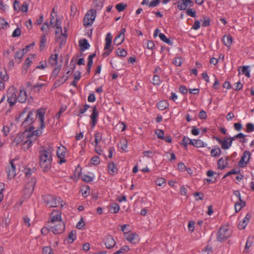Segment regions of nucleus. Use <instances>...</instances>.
I'll return each instance as SVG.
<instances>
[{
    "mask_svg": "<svg viewBox=\"0 0 254 254\" xmlns=\"http://www.w3.org/2000/svg\"><path fill=\"white\" fill-rule=\"evenodd\" d=\"M45 109L41 108L37 110V116L40 121L39 127L36 130L31 127L28 130L27 128L22 133H18L12 141L14 146H22L24 149H28L38 137L42 134V129L45 127Z\"/></svg>",
    "mask_w": 254,
    "mask_h": 254,
    "instance_id": "f257e3e1",
    "label": "nucleus"
},
{
    "mask_svg": "<svg viewBox=\"0 0 254 254\" xmlns=\"http://www.w3.org/2000/svg\"><path fill=\"white\" fill-rule=\"evenodd\" d=\"M52 151L51 147H41L39 152V165L44 172L49 170L52 163Z\"/></svg>",
    "mask_w": 254,
    "mask_h": 254,
    "instance_id": "f03ea898",
    "label": "nucleus"
},
{
    "mask_svg": "<svg viewBox=\"0 0 254 254\" xmlns=\"http://www.w3.org/2000/svg\"><path fill=\"white\" fill-rule=\"evenodd\" d=\"M42 199L46 205L49 207H56L59 205L62 207L65 204L64 202L61 201L60 197L54 195L46 194L43 196Z\"/></svg>",
    "mask_w": 254,
    "mask_h": 254,
    "instance_id": "7ed1b4c3",
    "label": "nucleus"
},
{
    "mask_svg": "<svg viewBox=\"0 0 254 254\" xmlns=\"http://www.w3.org/2000/svg\"><path fill=\"white\" fill-rule=\"evenodd\" d=\"M60 19L58 18L56 19L55 26L57 30H56L55 34L56 41L59 42L60 46H62L66 41L67 35L63 32L61 23H60Z\"/></svg>",
    "mask_w": 254,
    "mask_h": 254,
    "instance_id": "20e7f679",
    "label": "nucleus"
},
{
    "mask_svg": "<svg viewBox=\"0 0 254 254\" xmlns=\"http://www.w3.org/2000/svg\"><path fill=\"white\" fill-rule=\"evenodd\" d=\"M58 223L60 231H61L64 228V222L62 221L61 212L60 211L54 210L51 214L50 220L48 221V225Z\"/></svg>",
    "mask_w": 254,
    "mask_h": 254,
    "instance_id": "39448f33",
    "label": "nucleus"
},
{
    "mask_svg": "<svg viewBox=\"0 0 254 254\" xmlns=\"http://www.w3.org/2000/svg\"><path fill=\"white\" fill-rule=\"evenodd\" d=\"M96 16V10L95 9H91L88 10L83 18V25L86 28L91 27L95 21Z\"/></svg>",
    "mask_w": 254,
    "mask_h": 254,
    "instance_id": "423d86ee",
    "label": "nucleus"
},
{
    "mask_svg": "<svg viewBox=\"0 0 254 254\" xmlns=\"http://www.w3.org/2000/svg\"><path fill=\"white\" fill-rule=\"evenodd\" d=\"M34 113L35 112H34L33 110L30 111L28 113L27 117L23 122L22 126L25 128V130L27 128L29 130L30 127H34L31 125L34 123L37 117L39 118L38 116H37V111L36 112V115H35Z\"/></svg>",
    "mask_w": 254,
    "mask_h": 254,
    "instance_id": "0eeeda50",
    "label": "nucleus"
},
{
    "mask_svg": "<svg viewBox=\"0 0 254 254\" xmlns=\"http://www.w3.org/2000/svg\"><path fill=\"white\" fill-rule=\"evenodd\" d=\"M18 91L13 86L10 87L7 92V102L10 106L14 105L17 101Z\"/></svg>",
    "mask_w": 254,
    "mask_h": 254,
    "instance_id": "6e6552de",
    "label": "nucleus"
},
{
    "mask_svg": "<svg viewBox=\"0 0 254 254\" xmlns=\"http://www.w3.org/2000/svg\"><path fill=\"white\" fill-rule=\"evenodd\" d=\"M230 235V230H229L226 226L222 227L220 228L218 232L217 240L218 241L222 242L229 238Z\"/></svg>",
    "mask_w": 254,
    "mask_h": 254,
    "instance_id": "1a4fd4ad",
    "label": "nucleus"
},
{
    "mask_svg": "<svg viewBox=\"0 0 254 254\" xmlns=\"http://www.w3.org/2000/svg\"><path fill=\"white\" fill-rule=\"evenodd\" d=\"M112 41V36L111 33H108L105 38V46L104 47V52L103 54L104 57H107L111 53L113 48H111Z\"/></svg>",
    "mask_w": 254,
    "mask_h": 254,
    "instance_id": "9d476101",
    "label": "nucleus"
},
{
    "mask_svg": "<svg viewBox=\"0 0 254 254\" xmlns=\"http://www.w3.org/2000/svg\"><path fill=\"white\" fill-rule=\"evenodd\" d=\"M6 172L7 173V178L9 179H12L16 175V168L14 164V160L9 161V164L6 168Z\"/></svg>",
    "mask_w": 254,
    "mask_h": 254,
    "instance_id": "9b49d317",
    "label": "nucleus"
},
{
    "mask_svg": "<svg viewBox=\"0 0 254 254\" xmlns=\"http://www.w3.org/2000/svg\"><path fill=\"white\" fill-rule=\"evenodd\" d=\"M36 183V180L35 178L30 179V181L26 184L24 189L25 194L30 195L33 193Z\"/></svg>",
    "mask_w": 254,
    "mask_h": 254,
    "instance_id": "f8f14e48",
    "label": "nucleus"
},
{
    "mask_svg": "<svg viewBox=\"0 0 254 254\" xmlns=\"http://www.w3.org/2000/svg\"><path fill=\"white\" fill-rule=\"evenodd\" d=\"M250 157L251 153L250 151H244L239 162V165L241 167H245L249 162Z\"/></svg>",
    "mask_w": 254,
    "mask_h": 254,
    "instance_id": "ddd939ff",
    "label": "nucleus"
},
{
    "mask_svg": "<svg viewBox=\"0 0 254 254\" xmlns=\"http://www.w3.org/2000/svg\"><path fill=\"white\" fill-rule=\"evenodd\" d=\"M193 2L191 0H181L178 2V8L180 10H186L188 6H192Z\"/></svg>",
    "mask_w": 254,
    "mask_h": 254,
    "instance_id": "4468645a",
    "label": "nucleus"
},
{
    "mask_svg": "<svg viewBox=\"0 0 254 254\" xmlns=\"http://www.w3.org/2000/svg\"><path fill=\"white\" fill-rule=\"evenodd\" d=\"M125 28H122L120 33L116 37L114 40V44L116 45H120L123 43L125 40Z\"/></svg>",
    "mask_w": 254,
    "mask_h": 254,
    "instance_id": "2eb2a0df",
    "label": "nucleus"
},
{
    "mask_svg": "<svg viewBox=\"0 0 254 254\" xmlns=\"http://www.w3.org/2000/svg\"><path fill=\"white\" fill-rule=\"evenodd\" d=\"M104 243L106 248L110 249L113 248L116 245V242L111 235L106 236L104 239Z\"/></svg>",
    "mask_w": 254,
    "mask_h": 254,
    "instance_id": "dca6fc26",
    "label": "nucleus"
},
{
    "mask_svg": "<svg viewBox=\"0 0 254 254\" xmlns=\"http://www.w3.org/2000/svg\"><path fill=\"white\" fill-rule=\"evenodd\" d=\"M127 241L132 244H136L138 241V236L135 233H125Z\"/></svg>",
    "mask_w": 254,
    "mask_h": 254,
    "instance_id": "f3484780",
    "label": "nucleus"
},
{
    "mask_svg": "<svg viewBox=\"0 0 254 254\" xmlns=\"http://www.w3.org/2000/svg\"><path fill=\"white\" fill-rule=\"evenodd\" d=\"M27 98V96L26 91L23 87H21L18 96H17V101L20 103H24L26 101Z\"/></svg>",
    "mask_w": 254,
    "mask_h": 254,
    "instance_id": "a211bd4d",
    "label": "nucleus"
},
{
    "mask_svg": "<svg viewBox=\"0 0 254 254\" xmlns=\"http://www.w3.org/2000/svg\"><path fill=\"white\" fill-rule=\"evenodd\" d=\"M250 66L248 65L241 66L238 67L239 74H243L246 77L250 78L251 76Z\"/></svg>",
    "mask_w": 254,
    "mask_h": 254,
    "instance_id": "6ab92c4d",
    "label": "nucleus"
},
{
    "mask_svg": "<svg viewBox=\"0 0 254 254\" xmlns=\"http://www.w3.org/2000/svg\"><path fill=\"white\" fill-rule=\"evenodd\" d=\"M98 116V112L97 110V108L96 106H94L93 108L92 113L90 116L92 126V127H94L97 122V117Z\"/></svg>",
    "mask_w": 254,
    "mask_h": 254,
    "instance_id": "aec40b11",
    "label": "nucleus"
},
{
    "mask_svg": "<svg viewBox=\"0 0 254 254\" xmlns=\"http://www.w3.org/2000/svg\"><path fill=\"white\" fill-rule=\"evenodd\" d=\"M48 227L50 228L51 231L53 232L54 234L58 235L62 233L64 231L65 229V225L64 223V228L61 231L58 230L59 229L58 223L48 225Z\"/></svg>",
    "mask_w": 254,
    "mask_h": 254,
    "instance_id": "412c9836",
    "label": "nucleus"
},
{
    "mask_svg": "<svg viewBox=\"0 0 254 254\" xmlns=\"http://www.w3.org/2000/svg\"><path fill=\"white\" fill-rule=\"evenodd\" d=\"M229 160L228 157H221L218 161V168L220 170H222L228 164V160Z\"/></svg>",
    "mask_w": 254,
    "mask_h": 254,
    "instance_id": "4be33fe9",
    "label": "nucleus"
},
{
    "mask_svg": "<svg viewBox=\"0 0 254 254\" xmlns=\"http://www.w3.org/2000/svg\"><path fill=\"white\" fill-rule=\"evenodd\" d=\"M251 217V215L250 214H247L246 215V216L243 219L242 222H240L238 225V228L239 229H243L246 227L249 222Z\"/></svg>",
    "mask_w": 254,
    "mask_h": 254,
    "instance_id": "5701e85b",
    "label": "nucleus"
},
{
    "mask_svg": "<svg viewBox=\"0 0 254 254\" xmlns=\"http://www.w3.org/2000/svg\"><path fill=\"white\" fill-rule=\"evenodd\" d=\"M79 47L80 50L84 51L88 49L90 47V44L88 43V41L86 39H83L79 41Z\"/></svg>",
    "mask_w": 254,
    "mask_h": 254,
    "instance_id": "b1692460",
    "label": "nucleus"
},
{
    "mask_svg": "<svg viewBox=\"0 0 254 254\" xmlns=\"http://www.w3.org/2000/svg\"><path fill=\"white\" fill-rule=\"evenodd\" d=\"M231 141L228 139V137H225L223 138L221 144V148L223 149H228L232 145Z\"/></svg>",
    "mask_w": 254,
    "mask_h": 254,
    "instance_id": "393cba45",
    "label": "nucleus"
},
{
    "mask_svg": "<svg viewBox=\"0 0 254 254\" xmlns=\"http://www.w3.org/2000/svg\"><path fill=\"white\" fill-rule=\"evenodd\" d=\"M108 172L111 175H114L118 172V169L115 164L111 162L108 164Z\"/></svg>",
    "mask_w": 254,
    "mask_h": 254,
    "instance_id": "a878e982",
    "label": "nucleus"
},
{
    "mask_svg": "<svg viewBox=\"0 0 254 254\" xmlns=\"http://www.w3.org/2000/svg\"><path fill=\"white\" fill-rule=\"evenodd\" d=\"M233 38L230 35H225L222 38L223 43L227 47H230L232 43Z\"/></svg>",
    "mask_w": 254,
    "mask_h": 254,
    "instance_id": "bb28decb",
    "label": "nucleus"
},
{
    "mask_svg": "<svg viewBox=\"0 0 254 254\" xmlns=\"http://www.w3.org/2000/svg\"><path fill=\"white\" fill-rule=\"evenodd\" d=\"M58 54H52L48 60L49 63L52 66H55L57 64Z\"/></svg>",
    "mask_w": 254,
    "mask_h": 254,
    "instance_id": "cd10ccee",
    "label": "nucleus"
},
{
    "mask_svg": "<svg viewBox=\"0 0 254 254\" xmlns=\"http://www.w3.org/2000/svg\"><path fill=\"white\" fill-rule=\"evenodd\" d=\"M120 209V205L117 203H113L110 205L109 211L112 213H117Z\"/></svg>",
    "mask_w": 254,
    "mask_h": 254,
    "instance_id": "c85d7f7f",
    "label": "nucleus"
},
{
    "mask_svg": "<svg viewBox=\"0 0 254 254\" xmlns=\"http://www.w3.org/2000/svg\"><path fill=\"white\" fill-rule=\"evenodd\" d=\"M0 78L4 81L8 79V75L4 68H0Z\"/></svg>",
    "mask_w": 254,
    "mask_h": 254,
    "instance_id": "c756f323",
    "label": "nucleus"
},
{
    "mask_svg": "<svg viewBox=\"0 0 254 254\" xmlns=\"http://www.w3.org/2000/svg\"><path fill=\"white\" fill-rule=\"evenodd\" d=\"M192 141L193 144L191 145L196 147H204L206 146V144L200 139H194Z\"/></svg>",
    "mask_w": 254,
    "mask_h": 254,
    "instance_id": "7c9ffc66",
    "label": "nucleus"
},
{
    "mask_svg": "<svg viewBox=\"0 0 254 254\" xmlns=\"http://www.w3.org/2000/svg\"><path fill=\"white\" fill-rule=\"evenodd\" d=\"M76 238V232L74 230L71 231L68 234V243L71 244Z\"/></svg>",
    "mask_w": 254,
    "mask_h": 254,
    "instance_id": "2f4dec72",
    "label": "nucleus"
},
{
    "mask_svg": "<svg viewBox=\"0 0 254 254\" xmlns=\"http://www.w3.org/2000/svg\"><path fill=\"white\" fill-rule=\"evenodd\" d=\"M65 150L66 149L64 146L59 147L57 151V156L59 158L64 157Z\"/></svg>",
    "mask_w": 254,
    "mask_h": 254,
    "instance_id": "473e14b6",
    "label": "nucleus"
},
{
    "mask_svg": "<svg viewBox=\"0 0 254 254\" xmlns=\"http://www.w3.org/2000/svg\"><path fill=\"white\" fill-rule=\"evenodd\" d=\"M169 106L167 101L163 100L159 101L157 104V107L160 110H164L166 109Z\"/></svg>",
    "mask_w": 254,
    "mask_h": 254,
    "instance_id": "72a5a7b5",
    "label": "nucleus"
},
{
    "mask_svg": "<svg viewBox=\"0 0 254 254\" xmlns=\"http://www.w3.org/2000/svg\"><path fill=\"white\" fill-rule=\"evenodd\" d=\"M246 205V202L244 201L241 200L239 201L235 204V208L237 212H239L243 207Z\"/></svg>",
    "mask_w": 254,
    "mask_h": 254,
    "instance_id": "f704fd0d",
    "label": "nucleus"
},
{
    "mask_svg": "<svg viewBox=\"0 0 254 254\" xmlns=\"http://www.w3.org/2000/svg\"><path fill=\"white\" fill-rule=\"evenodd\" d=\"M246 205V202L244 201L241 200L239 201L235 204V208L237 212H239L243 207Z\"/></svg>",
    "mask_w": 254,
    "mask_h": 254,
    "instance_id": "c9c22d12",
    "label": "nucleus"
},
{
    "mask_svg": "<svg viewBox=\"0 0 254 254\" xmlns=\"http://www.w3.org/2000/svg\"><path fill=\"white\" fill-rule=\"evenodd\" d=\"M192 141V139H190L188 137L184 136L182 140V145H183L186 149L188 144L191 145L193 144Z\"/></svg>",
    "mask_w": 254,
    "mask_h": 254,
    "instance_id": "e433bc0d",
    "label": "nucleus"
},
{
    "mask_svg": "<svg viewBox=\"0 0 254 254\" xmlns=\"http://www.w3.org/2000/svg\"><path fill=\"white\" fill-rule=\"evenodd\" d=\"M46 33L43 34V35L41 36L40 44V49L42 51L44 49L46 46V42L47 41L46 39Z\"/></svg>",
    "mask_w": 254,
    "mask_h": 254,
    "instance_id": "4c0bfd02",
    "label": "nucleus"
},
{
    "mask_svg": "<svg viewBox=\"0 0 254 254\" xmlns=\"http://www.w3.org/2000/svg\"><path fill=\"white\" fill-rule=\"evenodd\" d=\"M221 150L219 147H216L212 149L211 150V155L212 157H217L221 155Z\"/></svg>",
    "mask_w": 254,
    "mask_h": 254,
    "instance_id": "58836bf2",
    "label": "nucleus"
},
{
    "mask_svg": "<svg viewBox=\"0 0 254 254\" xmlns=\"http://www.w3.org/2000/svg\"><path fill=\"white\" fill-rule=\"evenodd\" d=\"M102 138V134L100 132H96L95 134L94 146H97Z\"/></svg>",
    "mask_w": 254,
    "mask_h": 254,
    "instance_id": "ea45409f",
    "label": "nucleus"
},
{
    "mask_svg": "<svg viewBox=\"0 0 254 254\" xmlns=\"http://www.w3.org/2000/svg\"><path fill=\"white\" fill-rule=\"evenodd\" d=\"M159 37L160 39L165 43L170 45L173 44L172 41H171L169 39H168L163 33H160L159 34Z\"/></svg>",
    "mask_w": 254,
    "mask_h": 254,
    "instance_id": "a19ab883",
    "label": "nucleus"
},
{
    "mask_svg": "<svg viewBox=\"0 0 254 254\" xmlns=\"http://www.w3.org/2000/svg\"><path fill=\"white\" fill-rule=\"evenodd\" d=\"M31 63H32V60H31V58H30L29 57L27 58L25 60V61L24 62L23 66V70L24 69L25 70V73H26L27 72V70L28 68L29 67V66L30 65Z\"/></svg>",
    "mask_w": 254,
    "mask_h": 254,
    "instance_id": "79ce46f5",
    "label": "nucleus"
},
{
    "mask_svg": "<svg viewBox=\"0 0 254 254\" xmlns=\"http://www.w3.org/2000/svg\"><path fill=\"white\" fill-rule=\"evenodd\" d=\"M81 190L82 191V196H84V197H86L90 194L89 187L87 186L83 187L81 189Z\"/></svg>",
    "mask_w": 254,
    "mask_h": 254,
    "instance_id": "37998d69",
    "label": "nucleus"
},
{
    "mask_svg": "<svg viewBox=\"0 0 254 254\" xmlns=\"http://www.w3.org/2000/svg\"><path fill=\"white\" fill-rule=\"evenodd\" d=\"M117 55L119 57H125L127 55V51L122 48H118L116 51Z\"/></svg>",
    "mask_w": 254,
    "mask_h": 254,
    "instance_id": "c03bdc74",
    "label": "nucleus"
},
{
    "mask_svg": "<svg viewBox=\"0 0 254 254\" xmlns=\"http://www.w3.org/2000/svg\"><path fill=\"white\" fill-rule=\"evenodd\" d=\"M161 83V80L160 77L157 74H155L153 76L152 79V83L154 85H159Z\"/></svg>",
    "mask_w": 254,
    "mask_h": 254,
    "instance_id": "a18cd8bd",
    "label": "nucleus"
},
{
    "mask_svg": "<svg viewBox=\"0 0 254 254\" xmlns=\"http://www.w3.org/2000/svg\"><path fill=\"white\" fill-rule=\"evenodd\" d=\"M61 68L62 66L61 65L56 67L52 72V76L54 78H56L58 76Z\"/></svg>",
    "mask_w": 254,
    "mask_h": 254,
    "instance_id": "49530a36",
    "label": "nucleus"
},
{
    "mask_svg": "<svg viewBox=\"0 0 254 254\" xmlns=\"http://www.w3.org/2000/svg\"><path fill=\"white\" fill-rule=\"evenodd\" d=\"M25 54L24 52H23L22 51L19 50L18 51H17L15 55H14V58L15 59H18L20 60V61L18 62V63H20L21 59H22L23 57L24 56Z\"/></svg>",
    "mask_w": 254,
    "mask_h": 254,
    "instance_id": "de8ad7c7",
    "label": "nucleus"
},
{
    "mask_svg": "<svg viewBox=\"0 0 254 254\" xmlns=\"http://www.w3.org/2000/svg\"><path fill=\"white\" fill-rule=\"evenodd\" d=\"M93 3L96 8L98 10L100 9L103 5V1L101 0H95Z\"/></svg>",
    "mask_w": 254,
    "mask_h": 254,
    "instance_id": "09e8293b",
    "label": "nucleus"
},
{
    "mask_svg": "<svg viewBox=\"0 0 254 254\" xmlns=\"http://www.w3.org/2000/svg\"><path fill=\"white\" fill-rule=\"evenodd\" d=\"M120 143L121 145V148L123 150L126 151L127 149V141L126 139H122Z\"/></svg>",
    "mask_w": 254,
    "mask_h": 254,
    "instance_id": "8fccbe9b",
    "label": "nucleus"
},
{
    "mask_svg": "<svg viewBox=\"0 0 254 254\" xmlns=\"http://www.w3.org/2000/svg\"><path fill=\"white\" fill-rule=\"evenodd\" d=\"M253 242L252 241V239L250 237H249L247 239L246 246L245 247L244 252H248L249 251V248L252 246Z\"/></svg>",
    "mask_w": 254,
    "mask_h": 254,
    "instance_id": "3c124183",
    "label": "nucleus"
},
{
    "mask_svg": "<svg viewBox=\"0 0 254 254\" xmlns=\"http://www.w3.org/2000/svg\"><path fill=\"white\" fill-rule=\"evenodd\" d=\"M50 29V24L48 22H45L41 28V31L47 34V32Z\"/></svg>",
    "mask_w": 254,
    "mask_h": 254,
    "instance_id": "603ef678",
    "label": "nucleus"
},
{
    "mask_svg": "<svg viewBox=\"0 0 254 254\" xmlns=\"http://www.w3.org/2000/svg\"><path fill=\"white\" fill-rule=\"evenodd\" d=\"M127 7V4L123 3H120L116 5V8L119 12L123 11Z\"/></svg>",
    "mask_w": 254,
    "mask_h": 254,
    "instance_id": "864d4df0",
    "label": "nucleus"
},
{
    "mask_svg": "<svg viewBox=\"0 0 254 254\" xmlns=\"http://www.w3.org/2000/svg\"><path fill=\"white\" fill-rule=\"evenodd\" d=\"M187 14L194 18L196 17L195 10L193 8L188 9L187 10Z\"/></svg>",
    "mask_w": 254,
    "mask_h": 254,
    "instance_id": "5fc2aeb1",
    "label": "nucleus"
},
{
    "mask_svg": "<svg viewBox=\"0 0 254 254\" xmlns=\"http://www.w3.org/2000/svg\"><path fill=\"white\" fill-rule=\"evenodd\" d=\"M66 109V107L65 106H62L60 111L57 113L56 115L55 118L57 119H59L60 118L61 114L64 112Z\"/></svg>",
    "mask_w": 254,
    "mask_h": 254,
    "instance_id": "6e6d98bb",
    "label": "nucleus"
},
{
    "mask_svg": "<svg viewBox=\"0 0 254 254\" xmlns=\"http://www.w3.org/2000/svg\"><path fill=\"white\" fill-rule=\"evenodd\" d=\"M173 63L176 66H181L182 63V58L180 57L175 58L173 60Z\"/></svg>",
    "mask_w": 254,
    "mask_h": 254,
    "instance_id": "4d7b16f0",
    "label": "nucleus"
},
{
    "mask_svg": "<svg viewBox=\"0 0 254 254\" xmlns=\"http://www.w3.org/2000/svg\"><path fill=\"white\" fill-rule=\"evenodd\" d=\"M85 224L83 218L81 217L76 225V228L78 229H82L85 227Z\"/></svg>",
    "mask_w": 254,
    "mask_h": 254,
    "instance_id": "13d9d810",
    "label": "nucleus"
},
{
    "mask_svg": "<svg viewBox=\"0 0 254 254\" xmlns=\"http://www.w3.org/2000/svg\"><path fill=\"white\" fill-rule=\"evenodd\" d=\"M246 131L247 132H252L254 131V125L252 123H249L246 125Z\"/></svg>",
    "mask_w": 254,
    "mask_h": 254,
    "instance_id": "bf43d9fd",
    "label": "nucleus"
},
{
    "mask_svg": "<svg viewBox=\"0 0 254 254\" xmlns=\"http://www.w3.org/2000/svg\"><path fill=\"white\" fill-rule=\"evenodd\" d=\"M166 183L165 180L163 178H159L155 181L156 184L158 186H162Z\"/></svg>",
    "mask_w": 254,
    "mask_h": 254,
    "instance_id": "052dcab7",
    "label": "nucleus"
},
{
    "mask_svg": "<svg viewBox=\"0 0 254 254\" xmlns=\"http://www.w3.org/2000/svg\"><path fill=\"white\" fill-rule=\"evenodd\" d=\"M210 18L208 17H204L203 20H201L202 21V25L203 27H207L210 24Z\"/></svg>",
    "mask_w": 254,
    "mask_h": 254,
    "instance_id": "680f3d73",
    "label": "nucleus"
},
{
    "mask_svg": "<svg viewBox=\"0 0 254 254\" xmlns=\"http://www.w3.org/2000/svg\"><path fill=\"white\" fill-rule=\"evenodd\" d=\"M155 133L156 134L158 138H159V139H164V133L162 130L159 129H156V131H155Z\"/></svg>",
    "mask_w": 254,
    "mask_h": 254,
    "instance_id": "e2e57ef3",
    "label": "nucleus"
},
{
    "mask_svg": "<svg viewBox=\"0 0 254 254\" xmlns=\"http://www.w3.org/2000/svg\"><path fill=\"white\" fill-rule=\"evenodd\" d=\"M13 8L17 12H19L20 10V2L17 0H15L14 1Z\"/></svg>",
    "mask_w": 254,
    "mask_h": 254,
    "instance_id": "0e129e2a",
    "label": "nucleus"
},
{
    "mask_svg": "<svg viewBox=\"0 0 254 254\" xmlns=\"http://www.w3.org/2000/svg\"><path fill=\"white\" fill-rule=\"evenodd\" d=\"M91 163L93 165H98L100 163V159L98 156L92 157L90 160Z\"/></svg>",
    "mask_w": 254,
    "mask_h": 254,
    "instance_id": "69168bd1",
    "label": "nucleus"
},
{
    "mask_svg": "<svg viewBox=\"0 0 254 254\" xmlns=\"http://www.w3.org/2000/svg\"><path fill=\"white\" fill-rule=\"evenodd\" d=\"M21 35V30L19 28H16L12 33L13 37H19Z\"/></svg>",
    "mask_w": 254,
    "mask_h": 254,
    "instance_id": "338daca9",
    "label": "nucleus"
},
{
    "mask_svg": "<svg viewBox=\"0 0 254 254\" xmlns=\"http://www.w3.org/2000/svg\"><path fill=\"white\" fill-rule=\"evenodd\" d=\"M160 2V0H153L149 4V7H154L157 6Z\"/></svg>",
    "mask_w": 254,
    "mask_h": 254,
    "instance_id": "774afa93",
    "label": "nucleus"
}]
</instances>
